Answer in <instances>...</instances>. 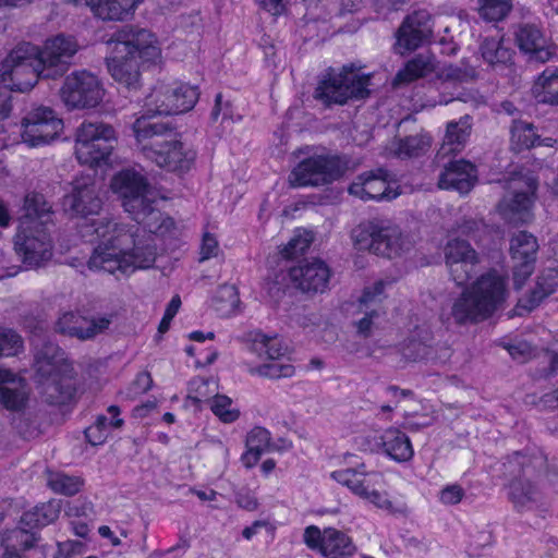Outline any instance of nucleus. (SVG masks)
Segmentation results:
<instances>
[{"mask_svg":"<svg viewBox=\"0 0 558 558\" xmlns=\"http://www.w3.org/2000/svg\"><path fill=\"white\" fill-rule=\"evenodd\" d=\"M111 189L136 225L120 223L109 217L93 219L90 227L99 243L87 266L90 270L123 275L149 268L156 259L151 233H162L173 222L156 208V193L141 171H119L111 180Z\"/></svg>","mask_w":558,"mask_h":558,"instance_id":"f257e3e1","label":"nucleus"},{"mask_svg":"<svg viewBox=\"0 0 558 558\" xmlns=\"http://www.w3.org/2000/svg\"><path fill=\"white\" fill-rule=\"evenodd\" d=\"M111 57L107 59L108 71L114 81L128 89L140 85L138 59L155 62L160 57L155 35L146 28L124 25L117 29L108 40Z\"/></svg>","mask_w":558,"mask_h":558,"instance_id":"f03ea898","label":"nucleus"},{"mask_svg":"<svg viewBox=\"0 0 558 558\" xmlns=\"http://www.w3.org/2000/svg\"><path fill=\"white\" fill-rule=\"evenodd\" d=\"M132 130L144 156L158 167L172 172H186L194 165L196 151L190 145L163 138L173 130L169 123L154 122L143 114L135 120Z\"/></svg>","mask_w":558,"mask_h":558,"instance_id":"7ed1b4c3","label":"nucleus"},{"mask_svg":"<svg viewBox=\"0 0 558 558\" xmlns=\"http://www.w3.org/2000/svg\"><path fill=\"white\" fill-rule=\"evenodd\" d=\"M43 71L40 48L21 43L0 63V80L9 89L25 93L44 78Z\"/></svg>","mask_w":558,"mask_h":558,"instance_id":"20e7f679","label":"nucleus"},{"mask_svg":"<svg viewBox=\"0 0 558 558\" xmlns=\"http://www.w3.org/2000/svg\"><path fill=\"white\" fill-rule=\"evenodd\" d=\"M353 235L359 250H368L387 258L400 256L413 245L398 226L389 222L369 221L360 225Z\"/></svg>","mask_w":558,"mask_h":558,"instance_id":"39448f33","label":"nucleus"},{"mask_svg":"<svg viewBox=\"0 0 558 558\" xmlns=\"http://www.w3.org/2000/svg\"><path fill=\"white\" fill-rule=\"evenodd\" d=\"M369 77L343 66L340 72L329 69L318 82L314 98L325 106L344 105L349 99H364L369 95Z\"/></svg>","mask_w":558,"mask_h":558,"instance_id":"423d86ee","label":"nucleus"},{"mask_svg":"<svg viewBox=\"0 0 558 558\" xmlns=\"http://www.w3.org/2000/svg\"><path fill=\"white\" fill-rule=\"evenodd\" d=\"M116 132L102 122H83L76 131L75 155L80 163L90 167L106 161L116 143Z\"/></svg>","mask_w":558,"mask_h":558,"instance_id":"0eeeda50","label":"nucleus"},{"mask_svg":"<svg viewBox=\"0 0 558 558\" xmlns=\"http://www.w3.org/2000/svg\"><path fill=\"white\" fill-rule=\"evenodd\" d=\"M14 251L27 267H39L52 256V240L48 227L20 221L13 239Z\"/></svg>","mask_w":558,"mask_h":558,"instance_id":"6e6552de","label":"nucleus"},{"mask_svg":"<svg viewBox=\"0 0 558 558\" xmlns=\"http://www.w3.org/2000/svg\"><path fill=\"white\" fill-rule=\"evenodd\" d=\"M514 192L505 197L499 209L509 222L514 225L526 223L533 217V205L537 180L532 173L515 172L509 180Z\"/></svg>","mask_w":558,"mask_h":558,"instance_id":"1a4fd4ad","label":"nucleus"},{"mask_svg":"<svg viewBox=\"0 0 558 558\" xmlns=\"http://www.w3.org/2000/svg\"><path fill=\"white\" fill-rule=\"evenodd\" d=\"M342 173L338 157L315 155L298 163L289 175V182L293 187L320 186L338 180Z\"/></svg>","mask_w":558,"mask_h":558,"instance_id":"9d476101","label":"nucleus"},{"mask_svg":"<svg viewBox=\"0 0 558 558\" xmlns=\"http://www.w3.org/2000/svg\"><path fill=\"white\" fill-rule=\"evenodd\" d=\"M60 97L69 109L95 108L102 100L104 88L93 73L75 71L65 77Z\"/></svg>","mask_w":558,"mask_h":558,"instance_id":"9b49d317","label":"nucleus"},{"mask_svg":"<svg viewBox=\"0 0 558 558\" xmlns=\"http://www.w3.org/2000/svg\"><path fill=\"white\" fill-rule=\"evenodd\" d=\"M63 351L53 343H46L36 354L35 367L40 381H48L46 391L50 397L58 392L57 402L70 400L75 392L70 379H57V372L63 361Z\"/></svg>","mask_w":558,"mask_h":558,"instance_id":"f8f14e48","label":"nucleus"},{"mask_svg":"<svg viewBox=\"0 0 558 558\" xmlns=\"http://www.w3.org/2000/svg\"><path fill=\"white\" fill-rule=\"evenodd\" d=\"M22 140L29 147L49 144L63 129V122L49 107H37L22 120Z\"/></svg>","mask_w":558,"mask_h":558,"instance_id":"ddd939ff","label":"nucleus"},{"mask_svg":"<svg viewBox=\"0 0 558 558\" xmlns=\"http://www.w3.org/2000/svg\"><path fill=\"white\" fill-rule=\"evenodd\" d=\"M488 312V274L483 272L477 280L457 299L451 316L459 325L476 323L486 318Z\"/></svg>","mask_w":558,"mask_h":558,"instance_id":"4468645a","label":"nucleus"},{"mask_svg":"<svg viewBox=\"0 0 558 558\" xmlns=\"http://www.w3.org/2000/svg\"><path fill=\"white\" fill-rule=\"evenodd\" d=\"M78 48L76 39L70 35L59 34L48 38L40 49L44 78L62 76L72 64Z\"/></svg>","mask_w":558,"mask_h":558,"instance_id":"2eb2a0df","label":"nucleus"},{"mask_svg":"<svg viewBox=\"0 0 558 558\" xmlns=\"http://www.w3.org/2000/svg\"><path fill=\"white\" fill-rule=\"evenodd\" d=\"M444 253L449 274L458 286H464L480 271L481 257L468 241L449 240Z\"/></svg>","mask_w":558,"mask_h":558,"instance_id":"dca6fc26","label":"nucleus"},{"mask_svg":"<svg viewBox=\"0 0 558 558\" xmlns=\"http://www.w3.org/2000/svg\"><path fill=\"white\" fill-rule=\"evenodd\" d=\"M538 250L539 244L536 236L527 231H519L511 236L509 254L517 288H521L533 274Z\"/></svg>","mask_w":558,"mask_h":558,"instance_id":"f3484780","label":"nucleus"},{"mask_svg":"<svg viewBox=\"0 0 558 558\" xmlns=\"http://www.w3.org/2000/svg\"><path fill=\"white\" fill-rule=\"evenodd\" d=\"M303 541L310 549L318 551L326 558H342L355 551L352 539L335 527L322 531L316 525H310L304 530Z\"/></svg>","mask_w":558,"mask_h":558,"instance_id":"a211bd4d","label":"nucleus"},{"mask_svg":"<svg viewBox=\"0 0 558 558\" xmlns=\"http://www.w3.org/2000/svg\"><path fill=\"white\" fill-rule=\"evenodd\" d=\"M519 49L530 60L545 63L557 54V46L543 29L534 24H523L515 32Z\"/></svg>","mask_w":558,"mask_h":558,"instance_id":"6ab92c4d","label":"nucleus"},{"mask_svg":"<svg viewBox=\"0 0 558 558\" xmlns=\"http://www.w3.org/2000/svg\"><path fill=\"white\" fill-rule=\"evenodd\" d=\"M112 315L87 318L74 312L62 314L56 323V330L62 335L89 340L107 330Z\"/></svg>","mask_w":558,"mask_h":558,"instance_id":"aec40b11","label":"nucleus"},{"mask_svg":"<svg viewBox=\"0 0 558 558\" xmlns=\"http://www.w3.org/2000/svg\"><path fill=\"white\" fill-rule=\"evenodd\" d=\"M386 177L387 172L383 169L377 170V172L363 173L350 184L348 191L351 195L363 201L395 199L399 193L390 187Z\"/></svg>","mask_w":558,"mask_h":558,"instance_id":"412c9836","label":"nucleus"},{"mask_svg":"<svg viewBox=\"0 0 558 558\" xmlns=\"http://www.w3.org/2000/svg\"><path fill=\"white\" fill-rule=\"evenodd\" d=\"M290 278L303 292L323 293L330 279V269L325 262L314 259L290 269Z\"/></svg>","mask_w":558,"mask_h":558,"instance_id":"4be33fe9","label":"nucleus"},{"mask_svg":"<svg viewBox=\"0 0 558 558\" xmlns=\"http://www.w3.org/2000/svg\"><path fill=\"white\" fill-rule=\"evenodd\" d=\"M477 181L475 166L464 159L450 160L444 166L438 178V186L442 190H453L468 194Z\"/></svg>","mask_w":558,"mask_h":558,"instance_id":"5701e85b","label":"nucleus"},{"mask_svg":"<svg viewBox=\"0 0 558 558\" xmlns=\"http://www.w3.org/2000/svg\"><path fill=\"white\" fill-rule=\"evenodd\" d=\"M28 400L26 380L0 367V404L8 411L21 412Z\"/></svg>","mask_w":558,"mask_h":558,"instance_id":"b1692460","label":"nucleus"},{"mask_svg":"<svg viewBox=\"0 0 558 558\" xmlns=\"http://www.w3.org/2000/svg\"><path fill=\"white\" fill-rule=\"evenodd\" d=\"M66 211L76 217H88L99 214L102 202L94 184H76L71 194L63 201Z\"/></svg>","mask_w":558,"mask_h":558,"instance_id":"393cba45","label":"nucleus"},{"mask_svg":"<svg viewBox=\"0 0 558 558\" xmlns=\"http://www.w3.org/2000/svg\"><path fill=\"white\" fill-rule=\"evenodd\" d=\"M364 464L356 469H343L333 471L331 477L339 484L347 486L354 495L363 497L366 495L367 488L380 486L384 476L379 472H365Z\"/></svg>","mask_w":558,"mask_h":558,"instance_id":"a878e982","label":"nucleus"},{"mask_svg":"<svg viewBox=\"0 0 558 558\" xmlns=\"http://www.w3.org/2000/svg\"><path fill=\"white\" fill-rule=\"evenodd\" d=\"M471 123L470 117L466 114L459 121L449 122L447 125L446 134L442 144L437 153V159L444 161L450 155L460 153L468 141L470 135Z\"/></svg>","mask_w":558,"mask_h":558,"instance_id":"bb28decb","label":"nucleus"},{"mask_svg":"<svg viewBox=\"0 0 558 558\" xmlns=\"http://www.w3.org/2000/svg\"><path fill=\"white\" fill-rule=\"evenodd\" d=\"M143 0H84L93 13L104 21H123Z\"/></svg>","mask_w":558,"mask_h":558,"instance_id":"cd10ccee","label":"nucleus"},{"mask_svg":"<svg viewBox=\"0 0 558 558\" xmlns=\"http://www.w3.org/2000/svg\"><path fill=\"white\" fill-rule=\"evenodd\" d=\"M531 93L538 104L558 106V68L547 66L535 78Z\"/></svg>","mask_w":558,"mask_h":558,"instance_id":"c85d7f7f","label":"nucleus"},{"mask_svg":"<svg viewBox=\"0 0 558 558\" xmlns=\"http://www.w3.org/2000/svg\"><path fill=\"white\" fill-rule=\"evenodd\" d=\"M381 446L387 456L397 462H407L412 459L414 450L410 438L400 429L387 428L381 437Z\"/></svg>","mask_w":558,"mask_h":558,"instance_id":"c756f323","label":"nucleus"},{"mask_svg":"<svg viewBox=\"0 0 558 558\" xmlns=\"http://www.w3.org/2000/svg\"><path fill=\"white\" fill-rule=\"evenodd\" d=\"M170 100L165 105V110H172V114H179L191 110L198 97L199 92L196 86L183 83H167Z\"/></svg>","mask_w":558,"mask_h":558,"instance_id":"7c9ffc66","label":"nucleus"},{"mask_svg":"<svg viewBox=\"0 0 558 558\" xmlns=\"http://www.w3.org/2000/svg\"><path fill=\"white\" fill-rule=\"evenodd\" d=\"M37 538L25 529H13L2 533L1 547L4 558H22L21 553L35 546Z\"/></svg>","mask_w":558,"mask_h":558,"instance_id":"2f4dec72","label":"nucleus"},{"mask_svg":"<svg viewBox=\"0 0 558 558\" xmlns=\"http://www.w3.org/2000/svg\"><path fill=\"white\" fill-rule=\"evenodd\" d=\"M61 510L62 501L51 499L24 512L21 523L29 529L43 527L53 523L59 518Z\"/></svg>","mask_w":558,"mask_h":558,"instance_id":"473e14b6","label":"nucleus"},{"mask_svg":"<svg viewBox=\"0 0 558 558\" xmlns=\"http://www.w3.org/2000/svg\"><path fill=\"white\" fill-rule=\"evenodd\" d=\"M24 215L21 220H28L33 226L47 227L52 219L51 206L44 195L38 193L27 194L23 205Z\"/></svg>","mask_w":558,"mask_h":558,"instance_id":"72a5a7b5","label":"nucleus"},{"mask_svg":"<svg viewBox=\"0 0 558 558\" xmlns=\"http://www.w3.org/2000/svg\"><path fill=\"white\" fill-rule=\"evenodd\" d=\"M385 283L383 281L376 282L373 287L365 288L360 303L362 307H365V316L361 318L356 326L357 332L363 337H368L372 329L373 318L377 316L376 308L367 311L371 305H376L381 302L384 294Z\"/></svg>","mask_w":558,"mask_h":558,"instance_id":"f704fd0d","label":"nucleus"},{"mask_svg":"<svg viewBox=\"0 0 558 558\" xmlns=\"http://www.w3.org/2000/svg\"><path fill=\"white\" fill-rule=\"evenodd\" d=\"M434 71L435 57L430 53H420L409 60L404 68L397 73L395 84L411 83L430 74Z\"/></svg>","mask_w":558,"mask_h":558,"instance_id":"c9c22d12","label":"nucleus"},{"mask_svg":"<svg viewBox=\"0 0 558 558\" xmlns=\"http://www.w3.org/2000/svg\"><path fill=\"white\" fill-rule=\"evenodd\" d=\"M539 135L536 133L532 123L525 121H514L511 126V147L514 150L530 149L536 146Z\"/></svg>","mask_w":558,"mask_h":558,"instance_id":"e433bc0d","label":"nucleus"},{"mask_svg":"<svg viewBox=\"0 0 558 558\" xmlns=\"http://www.w3.org/2000/svg\"><path fill=\"white\" fill-rule=\"evenodd\" d=\"M439 77L441 80L442 88L447 89L450 84H464L476 80L477 72L473 66L461 62L460 64H450L445 66L441 70Z\"/></svg>","mask_w":558,"mask_h":558,"instance_id":"4c0bfd02","label":"nucleus"},{"mask_svg":"<svg viewBox=\"0 0 558 558\" xmlns=\"http://www.w3.org/2000/svg\"><path fill=\"white\" fill-rule=\"evenodd\" d=\"M558 286V271L556 269H546L542 271L536 279V284L531 293L529 310L536 306L543 299L555 292Z\"/></svg>","mask_w":558,"mask_h":558,"instance_id":"58836bf2","label":"nucleus"},{"mask_svg":"<svg viewBox=\"0 0 558 558\" xmlns=\"http://www.w3.org/2000/svg\"><path fill=\"white\" fill-rule=\"evenodd\" d=\"M430 146V140L426 135L415 134L400 138L396 155L400 158H413L424 154Z\"/></svg>","mask_w":558,"mask_h":558,"instance_id":"ea45409f","label":"nucleus"},{"mask_svg":"<svg viewBox=\"0 0 558 558\" xmlns=\"http://www.w3.org/2000/svg\"><path fill=\"white\" fill-rule=\"evenodd\" d=\"M23 351V337L14 328L0 325V357L19 356Z\"/></svg>","mask_w":558,"mask_h":558,"instance_id":"a19ab883","label":"nucleus"},{"mask_svg":"<svg viewBox=\"0 0 558 558\" xmlns=\"http://www.w3.org/2000/svg\"><path fill=\"white\" fill-rule=\"evenodd\" d=\"M396 36V51L400 54L414 51L429 39L428 36L418 34L417 31L413 28V26H409L404 29L403 22L399 26Z\"/></svg>","mask_w":558,"mask_h":558,"instance_id":"79ce46f5","label":"nucleus"},{"mask_svg":"<svg viewBox=\"0 0 558 558\" xmlns=\"http://www.w3.org/2000/svg\"><path fill=\"white\" fill-rule=\"evenodd\" d=\"M168 85L165 82H159L150 92L149 95L146 96L144 107L147 110V113L151 114H172V110H163L165 105L169 102Z\"/></svg>","mask_w":558,"mask_h":558,"instance_id":"37998d69","label":"nucleus"},{"mask_svg":"<svg viewBox=\"0 0 558 558\" xmlns=\"http://www.w3.org/2000/svg\"><path fill=\"white\" fill-rule=\"evenodd\" d=\"M47 485L57 494L75 495L80 492L83 481L76 476H70L60 472H49Z\"/></svg>","mask_w":558,"mask_h":558,"instance_id":"c03bdc74","label":"nucleus"},{"mask_svg":"<svg viewBox=\"0 0 558 558\" xmlns=\"http://www.w3.org/2000/svg\"><path fill=\"white\" fill-rule=\"evenodd\" d=\"M509 495L517 508H526L535 501L537 492L530 482L518 478L510 484Z\"/></svg>","mask_w":558,"mask_h":558,"instance_id":"a18cd8bd","label":"nucleus"},{"mask_svg":"<svg viewBox=\"0 0 558 558\" xmlns=\"http://www.w3.org/2000/svg\"><path fill=\"white\" fill-rule=\"evenodd\" d=\"M250 373L270 379H280L292 377L295 373V368L290 363H283L280 360H275L270 363L251 368Z\"/></svg>","mask_w":558,"mask_h":558,"instance_id":"49530a36","label":"nucleus"},{"mask_svg":"<svg viewBox=\"0 0 558 558\" xmlns=\"http://www.w3.org/2000/svg\"><path fill=\"white\" fill-rule=\"evenodd\" d=\"M508 295L507 278L490 269V316L494 311L502 308Z\"/></svg>","mask_w":558,"mask_h":558,"instance_id":"de8ad7c7","label":"nucleus"},{"mask_svg":"<svg viewBox=\"0 0 558 558\" xmlns=\"http://www.w3.org/2000/svg\"><path fill=\"white\" fill-rule=\"evenodd\" d=\"M314 240L313 233L306 230H298L288 244L281 251L284 258H295L303 254Z\"/></svg>","mask_w":558,"mask_h":558,"instance_id":"09e8293b","label":"nucleus"},{"mask_svg":"<svg viewBox=\"0 0 558 558\" xmlns=\"http://www.w3.org/2000/svg\"><path fill=\"white\" fill-rule=\"evenodd\" d=\"M253 350L260 354L264 351L271 361L280 360L286 352L280 341L276 338H269L266 335L257 333L253 340Z\"/></svg>","mask_w":558,"mask_h":558,"instance_id":"8fccbe9b","label":"nucleus"},{"mask_svg":"<svg viewBox=\"0 0 558 558\" xmlns=\"http://www.w3.org/2000/svg\"><path fill=\"white\" fill-rule=\"evenodd\" d=\"M413 26L421 35L428 37L433 34V19L426 10L414 11L403 20V28Z\"/></svg>","mask_w":558,"mask_h":558,"instance_id":"3c124183","label":"nucleus"},{"mask_svg":"<svg viewBox=\"0 0 558 558\" xmlns=\"http://www.w3.org/2000/svg\"><path fill=\"white\" fill-rule=\"evenodd\" d=\"M232 400L227 396L217 395L211 402V411L223 423H232L238 420L240 412L231 408Z\"/></svg>","mask_w":558,"mask_h":558,"instance_id":"603ef678","label":"nucleus"},{"mask_svg":"<svg viewBox=\"0 0 558 558\" xmlns=\"http://www.w3.org/2000/svg\"><path fill=\"white\" fill-rule=\"evenodd\" d=\"M270 433L263 427H254L246 437V447L262 454L269 449Z\"/></svg>","mask_w":558,"mask_h":558,"instance_id":"864d4df0","label":"nucleus"},{"mask_svg":"<svg viewBox=\"0 0 558 558\" xmlns=\"http://www.w3.org/2000/svg\"><path fill=\"white\" fill-rule=\"evenodd\" d=\"M108 413L111 415V421L109 422L108 417L105 415H99L95 421V426L100 427L104 432L107 433L109 426L114 428H120L124 421L119 417L120 409L117 405H110L108 408Z\"/></svg>","mask_w":558,"mask_h":558,"instance_id":"5fc2aeb1","label":"nucleus"},{"mask_svg":"<svg viewBox=\"0 0 558 558\" xmlns=\"http://www.w3.org/2000/svg\"><path fill=\"white\" fill-rule=\"evenodd\" d=\"M464 496L463 488L458 484L444 487L439 493V499L444 505L452 506L459 504Z\"/></svg>","mask_w":558,"mask_h":558,"instance_id":"6e6d98bb","label":"nucleus"},{"mask_svg":"<svg viewBox=\"0 0 558 558\" xmlns=\"http://www.w3.org/2000/svg\"><path fill=\"white\" fill-rule=\"evenodd\" d=\"M362 498L372 502L373 505L380 509H392V502L389 500L388 495L384 492H379L378 489H376V486L367 488L366 495H364Z\"/></svg>","mask_w":558,"mask_h":558,"instance_id":"4d7b16f0","label":"nucleus"},{"mask_svg":"<svg viewBox=\"0 0 558 558\" xmlns=\"http://www.w3.org/2000/svg\"><path fill=\"white\" fill-rule=\"evenodd\" d=\"M506 349L511 357L518 362H525L532 356L533 351L531 345L525 341L508 344Z\"/></svg>","mask_w":558,"mask_h":558,"instance_id":"13d9d810","label":"nucleus"},{"mask_svg":"<svg viewBox=\"0 0 558 558\" xmlns=\"http://www.w3.org/2000/svg\"><path fill=\"white\" fill-rule=\"evenodd\" d=\"M513 0H490V21H500L508 15Z\"/></svg>","mask_w":558,"mask_h":558,"instance_id":"bf43d9fd","label":"nucleus"},{"mask_svg":"<svg viewBox=\"0 0 558 558\" xmlns=\"http://www.w3.org/2000/svg\"><path fill=\"white\" fill-rule=\"evenodd\" d=\"M235 502L240 508L253 511L257 508L258 502L254 494L247 488H241L235 494Z\"/></svg>","mask_w":558,"mask_h":558,"instance_id":"052dcab7","label":"nucleus"},{"mask_svg":"<svg viewBox=\"0 0 558 558\" xmlns=\"http://www.w3.org/2000/svg\"><path fill=\"white\" fill-rule=\"evenodd\" d=\"M218 241L209 233H205L201 245V260L209 259L217 255Z\"/></svg>","mask_w":558,"mask_h":558,"instance_id":"680f3d73","label":"nucleus"},{"mask_svg":"<svg viewBox=\"0 0 558 558\" xmlns=\"http://www.w3.org/2000/svg\"><path fill=\"white\" fill-rule=\"evenodd\" d=\"M64 511L68 517H88L93 512V507L88 502L74 500L73 502L68 504Z\"/></svg>","mask_w":558,"mask_h":558,"instance_id":"e2e57ef3","label":"nucleus"},{"mask_svg":"<svg viewBox=\"0 0 558 558\" xmlns=\"http://www.w3.org/2000/svg\"><path fill=\"white\" fill-rule=\"evenodd\" d=\"M151 384L153 379L150 374L147 372H141L136 375L130 389L133 395H142L150 389Z\"/></svg>","mask_w":558,"mask_h":558,"instance_id":"0e129e2a","label":"nucleus"},{"mask_svg":"<svg viewBox=\"0 0 558 558\" xmlns=\"http://www.w3.org/2000/svg\"><path fill=\"white\" fill-rule=\"evenodd\" d=\"M85 436L88 442L93 446H98L105 442L108 437V433L104 432L100 427L92 425L85 429Z\"/></svg>","mask_w":558,"mask_h":558,"instance_id":"69168bd1","label":"nucleus"},{"mask_svg":"<svg viewBox=\"0 0 558 558\" xmlns=\"http://www.w3.org/2000/svg\"><path fill=\"white\" fill-rule=\"evenodd\" d=\"M256 2L272 15H280L284 10L283 0H256Z\"/></svg>","mask_w":558,"mask_h":558,"instance_id":"338daca9","label":"nucleus"},{"mask_svg":"<svg viewBox=\"0 0 558 558\" xmlns=\"http://www.w3.org/2000/svg\"><path fill=\"white\" fill-rule=\"evenodd\" d=\"M477 228L478 223L474 219H463L458 223L457 231L464 235H471Z\"/></svg>","mask_w":558,"mask_h":558,"instance_id":"774afa93","label":"nucleus"}]
</instances>
